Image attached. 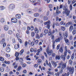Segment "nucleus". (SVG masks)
<instances>
[{"label": "nucleus", "mask_w": 76, "mask_h": 76, "mask_svg": "<svg viewBox=\"0 0 76 76\" xmlns=\"http://www.w3.org/2000/svg\"><path fill=\"white\" fill-rule=\"evenodd\" d=\"M66 67V63L64 64L63 65H62V69H64V68Z\"/></svg>", "instance_id": "f8f14e48"}, {"label": "nucleus", "mask_w": 76, "mask_h": 76, "mask_svg": "<svg viewBox=\"0 0 76 76\" xmlns=\"http://www.w3.org/2000/svg\"><path fill=\"white\" fill-rule=\"evenodd\" d=\"M56 15H58L59 14H60L61 13V12L60 11H59V10H56Z\"/></svg>", "instance_id": "6ab92c4d"}, {"label": "nucleus", "mask_w": 76, "mask_h": 76, "mask_svg": "<svg viewBox=\"0 0 76 76\" xmlns=\"http://www.w3.org/2000/svg\"><path fill=\"white\" fill-rule=\"evenodd\" d=\"M47 51V54L49 56H51V53H53V51L51 49H49V48H48L47 49H46Z\"/></svg>", "instance_id": "f03ea898"}, {"label": "nucleus", "mask_w": 76, "mask_h": 76, "mask_svg": "<svg viewBox=\"0 0 76 76\" xmlns=\"http://www.w3.org/2000/svg\"><path fill=\"white\" fill-rule=\"evenodd\" d=\"M5 9V7H4L3 6H1L0 7V10H3Z\"/></svg>", "instance_id": "aec40b11"}, {"label": "nucleus", "mask_w": 76, "mask_h": 76, "mask_svg": "<svg viewBox=\"0 0 76 76\" xmlns=\"http://www.w3.org/2000/svg\"><path fill=\"white\" fill-rule=\"evenodd\" d=\"M65 35L66 37H68V33H67V32L66 31L65 33Z\"/></svg>", "instance_id": "e433bc0d"}, {"label": "nucleus", "mask_w": 76, "mask_h": 76, "mask_svg": "<svg viewBox=\"0 0 76 76\" xmlns=\"http://www.w3.org/2000/svg\"><path fill=\"white\" fill-rule=\"evenodd\" d=\"M34 44H35V43H34V42H32L31 43V45H32V46H34Z\"/></svg>", "instance_id": "680f3d73"}, {"label": "nucleus", "mask_w": 76, "mask_h": 76, "mask_svg": "<svg viewBox=\"0 0 76 76\" xmlns=\"http://www.w3.org/2000/svg\"><path fill=\"white\" fill-rule=\"evenodd\" d=\"M61 29L62 31H64L65 30V28H64V26H62L61 27Z\"/></svg>", "instance_id": "3c124183"}, {"label": "nucleus", "mask_w": 76, "mask_h": 76, "mask_svg": "<svg viewBox=\"0 0 76 76\" xmlns=\"http://www.w3.org/2000/svg\"><path fill=\"white\" fill-rule=\"evenodd\" d=\"M69 39H70L71 40H72V39H73V36H72V35H70Z\"/></svg>", "instance_id": "79ce46f5"}, {"label": "nucleus", "mask_w": 76, "mask_h": 76, "mask_svg": "<svg viewBox=\"0 0 76 76\" xmlns=\"http://www.w3.org/2000/svg\"><path fill=\"white\" fill-rule=\"evenodd\" d=\"M34 49L33 48H31L30 49V52L31 53H33L34 52Z\"/></svg>", "instance_id": "5fc2aeb1"}, {"label": "nucleus", "mask_w": 76, "mask_h": 76, "mask_svg": "<svg viewBox=\"0 0 76 76\" xmlns=\"http://www.w3.org/2000/svg\"><path fill=\"white\" fill-rule=\"evenodd\" d=\"M74 47L75 48H76V41H75L74 42Z\"/></svg>", "instance_id": "e2e57ef3"}, {"label": "nucleus", "mask_w": 76, "mask_h": 76, "mask_svg": "<svg viewBox=\"0 0 76 76\" xmlns=\"http://www.w3.org/2000/svg\"><path fill=\"white\" fill-rule=\"evenodd\" d=\"M1 22H4V18H2L1 20Z\"/></svg>", "instance_id": "052dcab7"}, {"label": "nucleus", "mask_w": 76, "mask_h": 76, "mask_svg": "<svg viewBox=\"0 0 76 76\" xmlns=\"http://www.w3.org/2000/svg\"><path fill=\"white\" fill-rule=\"evenodd\" d=\"M4 68H3L1 67L0 69V71L1 72H4Z\"/></svg>", "instance_id": "473e14b6"}, {"label": "nucleus", "mask_w": 76, "mask_h": 76, "mask_svg": "<svg viewBox=\"0 0 76 76\" xmlns=\"http://www.w3.org/2000/svg\"><path fill=\"white\" fill-rule=\"evenodd\" d=\"M44 25H48L49 24H50V21L49 20L48 21L45 22L44 23Z\"/></svg>", "instance_id": "f3484780"}, {"label": "nucleus", "mask_w": 76, "mask_h": 76, "mask_svg": "<svg viewBox=\"0 0 76 76\" xmlns=\"http://www.w3.org/2000/svg\"><path fill=\"white\" fill-rule=\"evenodd\" d=\"M63 14H66V16H69V14H70V11L68 10V9L66 7H64L63 8Z\"/></svg>", "instance_id": "f257e3e1"}, {"label": "nucleus", "mask_w": 76, "mask_h": 76, "mask_svg": "<svg viewBox=\"0 0 76 76\" xmlns=\"http://www.w3.org/2000/svg\"><path fill=\"white\" fill-rule=\"evenodd\" d=\"M69 8L71 10H72V9L73 8L72 7V4H71L70 5V6H69Z\"/></svg>", "instance_id": "09e8293b"}, {"label": "nucleus", "mask_w": 76, "mask_h": 76, "mask_svg": "<svg viewBox=\"0 0 76 76\" xmlns=\"http://www.w3.org/2000/svg\"><path fill=\"white\" fill-rule=\"evenodd\" d=\"M19 55V53L18 52L16 53L15 54V56L16 57H18Z\"/></svg>", "instance_id": "f704fd0d"}, {"label": "nucleus", "mask_w": 76, "mask_h": 76, "mask_svg": "<svg viewBox=\"0 0 76 76\" xmlns=\"http://www.w3.org/2000/svg\"><path fill=\"white\" fill-rule=\"evenodd\" d=\"M55 25H56V26H58L60 25V24L56 22L55 23Z\"/></svg>", "instance_id": "0e129e2a"}, {"label": "nucleus", "mask_w": 76, "mask_h": 76, "mask_svg": "<svg viewBox=\"0 0 76 76\" xmlns=\"http://www.w3.org/2000/svg\"><path fill=\"white\" fill-rule=\"evenodd\" d=\"M6 51L8 53L10 52V48H9L7 47L6 49Z\"/></svg>", "instance_id": "b1692460"}, {"label": "nucleus", "mask_w": 76, "mask_h": 76, "mask_svg": "<svg viewBox=\"0 0 76 76\" xmlns=\"http://www.w3.org/2000/svg\"><path fill=\"white\" fill-rule=\"evenodd\" d=\"M61 58L63 61H65V60H66V56L63 55H62L61 56Z\"/></svg>", "instance_id": "9d476101"}, {"label": "nucleus", "mask_w": 76, "mask_h": 76, "mask_svg": "<svg viewBox=\"0 0 76 76\" xmlns=\"http://www.w3.org/2000/svg\"><path fill=\"white\" fill-rule=\"evenodd\" d=\"M35 38L36 39H39V38H40V37H39V34H37L36 35Z\"/></svg>", "instance_id": "412c9836"}, {"label": "nucleus", "mask_w": 76, "mask_h": 76, "mask_svg": "<svg viewBox=\"0 0 76 76\" xmlns=\"http://www.w3.org/2000/svg\"><path fill=\"white\" fill-rule=\"evenodd\" d=\"M63 69H61L60 71L59 72V74H61V73H63Z\"/></svg>", "instance_id": "58836bf2"}, {"label": "nucleus", "mask_w": 76, "mask_h": 76, "mask_svg": "<svg viewBox=\"0 0 76 76\" xmlns=\"http://www.w3.org/2000/svg\"><path fill=\"white\" fill-rule=\"evenodd\" d=\"M38 62L39 63H41L42 62V61H41V60L40 59H39L38 60Z\"/></svg>", "instance_id": "864d4df0"}, {"label": "nucleus", "mask_w": 76, "mask_h": 76, "mask_svg": "<svg viewBox=\"0 0 76 76\" xmlns=\"http://www.w3.org/2000/svg\"><path fill=\"white\" fill-rule=\"evenodd\" d=\"M16 36L17 38H18V39H19L20 38V37L19 36V34L18 33H17L16 34Z\"/></svg>", "instance_id": "2f4dec72"}, {"label": "nucleus", "mask_w": 76, "mask_h": 76, "mask_svg": "<svg viewBox=\"0 0 76 76\" xmlns=\"http://www.w3.org/2000/svg\"><path fill=\"white\" fill-rule=\"evenodd\" d=\"M67 69H68L69 72H70L71 74H73L74 72V68L73 67H67Z\"/></svg>", "instance_id": "7ed1b4c3"}, {"label": "nucleus", "mask_w": 76, "mask_h": 76, "mask_svg": "<svg viewBox=\"0 0 76 76\" xmlns=\"http://www.w3.org/2000/svg\"><path fill=\"white\" fill-rule=\"evenodd\" d=\"M62 34H61V33L60 32L59 33V36L61 37H59V38H61V39L63 38V37H62Z\"/></svg>", "instance_id": "37998d69"}, {"label": "nucleus", "mask_w": 76, "mask_h": 76, "mask_svg": "<svg viewBox=\"0 0 76 76\" xmlns=\"http://www.w3.org/2000/svg\"><path fill=\"white\" fill-rule=\"evenodd\" d=\"M5 40L4 39H2L0 41V44H3Z\"/></svg>", "instance_id": "bb28decb"}, {"label": "nucleus", "mask_w": 76, "mask_h": 76, "mask_svg": "<svg viewBox=\"0 0 76 76\" xmlns=\"http://www.w3.org/2000/svg\"><path fill=\"white\" fill-rule=\"evenodd\" d=\"M61 37H59L58 38L55 40V42H60V40H61Z\"/></svg>", "instance_id": "0eeeda50"}, {"label": "nucleus", "mask_w": 76, "mask_h": 76, "mask_svg": "<svg viewBox=\"0 0 76 76\" xmlns=\"http://www.w3.org/2000/svg\"><path fill=\"white\" fill-rule=\"evenodd\" d=\"M23 50H22L20 52V55H22V54H23Z\"/></svg>", "instance_id": "4c0bfd02"}, {"label": "nucleus", "mask_w": 76, "mask_h": 76, "mask_svg": "<svg viewBox=\"0 0 76 76\" xmlns=\"http://www.w3.org/2000/svg\"><path fill=\"white\" fill-rule=\"evenodd\" d=\"M65 43L67 44V45H69L70 44V43L69 42V39H66L65 40Z\"/></svg>", "instance_id": "2eb2a0df"}, {"label": "nucleus", "mask_w": 76, "mask_h": 76, "mask_svg": "<svg viewBox=\"0 0 76 76\" xmlns=\"http://www.w3.org/2000/svg\"><path fill=\"white\" fill-rule=\"evenodd\" d=\"M49 7L50 8H52L53 7V5L51 4L49 5Z\"/></svg>", "instance_id": "69168bd1"}, {"label": "nucleus", "mask_w": 76, "mask_h": 76, "mask_svg": "<svg viewBox=\"0 0 76 76\" xmlns=\"http://www.w3.org/2000/svg\"><path fill=\"white\" fill-rule=\"evenodd\" d=\"M4 63H5V64H10V61H4Z\"/></svg>", "instance_id": "c9c22d12"}, {"label": "nucleus", "mask_w": 76, "mask_h": 76, "mask_svg": "<svg viewBox=\"0 0 76 76\" xmlns=\"http://www.w3.org/2000/svg\"><path fill=\"white\" fill-rule=\"evenodd\" d=\"M4 29L5 31H7L9 29V27L8 26L5 25L4 26Z\"/></svg>", "instance_id": "6e6552de"}, {"label": "nucleus", "mask_w": 76, "mask_h": 76, "mask_svg": "<svg viewBox=\"0 0 76 76\" xmlns=\"http://www.w3.org/2000/svg\"><path fill=\"white\" fill-rule=\"evenodd\" d=\"M47 73L48 74H49V75H54V73H53V72H51L49 71H48L47 72Z\"/></svg>", "instance_id": "4be33fe9"}, {"label": "nucleus", "mask_w": 76, "mask_h": 76, "mask_svg": "<svg viewBox=\"0 0 76 76\" xmlns=\"http://www.w3.org/2000/svg\"><path fill=\"white\" fill-rule=\"evenodd\" d=\"M73 26H70L69 28V31H72V30H73Z\"/></svg>", "instance_id": "c85d7f7f"}, {"label": "nucleus", "mask_w": 76, "mask_h": 76, "mask_svg": "<svg viewBox=\"0 0 76 76\" xmlns=\"http://www.w3.org/2000/svg\"><path fill=\"white\" fill-rule=\"evenodd\" d=\"M27 12L28 13H32L33 12L31 10H27Z\"/></svg>", "instance_id": "cd10ccee"}, {"label": "nucleus", "mask_w": 76, "mask_h": 76, "mask_svg": "<svg viewBox=\"0 0 76 76\" xmlns=\"http://www.w3.org/2000/svg\"><path fill=\"white\" fill-rule=\"evenodd\" d=\"M71 25H72V22H69L66 24L65 26L66 27H68V26H70Z\"/></svg>", "instance_id": "423d86ee"}, {"label": "nucleus", "mask_w": 76, "mask_h": 76, "mask_svg": "<svg viewBox=\"0 0 76 76\" xmlns=\"http://www.w3.org/2000/svg\"><path fill=\"white\" fill-rule=\"evenodd\" d=\"M51 63L53 64V66H54L55 67H56V66H57V63L55 62L52 61Z\"/></svg>", "instance_id": "1a4fd4ad"}, {"label": "nucleus", "mask_w": 76, "mask_h": 76, "mask_svg": "<svg viewBox=\"0 0 76 76\" xmlns=\"http://www.w3.org/2000/svg\"><path fill=\"white\" fill-rule=\"evenodd\" d=\"M28 45V42L26 41L25 43V46H27Z\"/></svg>", "instance_id": "774afa93"}, {"label": "nucleus", "mask_w": 76, "mask_h": 76, "mask_svg": "<svg viewBox=\"0 0 76 76\" xmlns=\"http://www.w3.org/2000/svg\"><path fill=\"white\" fill-rule=\"evenodd\" d=\"M34 31L36 34H38V32H39V31H38V29L37 28H34Z\"/></svg>", "instance_id": "4468645a"}, {"label": "nucleus", "mask_w": 76, "mask_h": 76, "mask_svg": "<svg viewBox=\"0 0 76 76\" xmlns=\"http://www.w3.org/2000/svg\"><path fill=\"white\" fill-rule=\"evenodd\" d=\"M39 16V14L38 13H36L34 15V17H37V16Z\"/></svg>", "instance_id": "a878e982"}, {"label": "nucleus", "mask_w": 76, "mask_h": 76, "mask_svg": "<svg viewBox=\"0 0 76 76\" xmlns=\"http://www.w3.org/2000/svg\"><path fill=\"white\" fill-rule=\"evenodd\" d=\"M15 5L13 4H11L9 5V8L10 10H13L15 9Z\"/></svg>", "instance_id": "20e7f679"}, {"label": "nucleus", "mask_w": 76, "mask_h": 76, "mask_svg": "<svg viewBox=\"0 0 76 76\" xmlns=\"http://www.w3.org/2000/svg\"><path fill=\"white\" fill-rule=\"evenodd\" d=\"M74 54H72L71 56V58L72 60H73V59H74Z\"/></svg>", "instance_id": "6e6d98bb"}, {"label": "nucleus", "mask_w": 76, "mask_h": 76, "mask_svg": "<svg viewBox=\"0 0 76 76\" xmlns=\"http://www.w3.org/2000/svg\"><path fill=\"white\" fill-rule=\"evenodd\" d=\"M72 1V0H68V3L69 4H70Z\"/></svg>", "instance_id": "13d9d810"}, {"label": "nucleus", "mask_w": 76, "mask_h": 76, "mask_svg": "<svg viewBox=\"0 0 76 76\" xmlns=\"http://www.w3.org/2000/svg\"><path fill=\"white\" fill-rule=\"evenodd\" d=\"M44 32L45 34H47V33H48V29H45L44 31Z\"/></svg>", "instance_id": "72a5a7b5"}, {"label": "nucleus", "mask_w": 76, "mask_h": 76, "mask_svg": "<svg viewBox=\"0 0 76 76\" xmlns=\"http://www.w3.org/2000/svg\"><path fill=\"white\" fill-rule=\"evenodd\" d=\"M31 35L32 37H34V36H35V32H31Z\"/></svg>", "instance_id": "ea45409f"}, {"label": "nucleus", "mask_w": 76, "mask_h": 76, "mask_svg": "<svg viewBox=\"0 0 76 76\" xmlns=\"http://www.w3.org/2000/svg\"><path fill=\"white\" fill-rule=\"evenodd\" d=\"M15 17L18 19H20V18H21V15L20 14H18L15 15Z\"/></svg>", "instance_id": "9b49d317"}, {"label": "nucleus", "mask_w": 76, "mask_h": 76, "mask_svg": "<svg viewBox=\"0 0 76 76\" xmlns=\"http://www.w3.org/2000/svg\"><path fill=\"white\" fill-rule=\"evenodd\" d=\"M65 51L64 52H65L66 53H67V51H68L67 49V46H65Z\"/></svg>", "instance_id": "a19ab883"}, {"label": "nucleus", "mask_w": 76, "mask_h": 76, "mask_svg": "<svg viewBox=\"0 0 76 76\" xmlns=\"http://www.w3.org/2000/svg\"><path fill=\"white\" fill-rule=\"evenodd\" d=\"M69 63L70 64H72V60H70L69 61Z\"/></svg>", "instance_id": "4d7b16f0"}, {"label": "nucleus", "mask_w": 76, "mask_h": 76, "mask_svg": "<svg viewBox=\"0 0 76 76\" xmlns=\"http://www.w3.org/2000/svg\"><path fill=\"white\" fill-rule=\"evenodd\" d=\"M18 48H19V44H18L17 45H16L15 46V50L18 49Z\"/></svg>", "instance_id": "dca6fc26"}, {"label": "nucleus", "mask_w": 76, "mask_h": 76, "mask_svg": "<svg viewBox=\"0 0 76 76\" xmlns=\"http://www.w3.org/2000/svg\"><path fill=\"white\" fill-rule=\"evenodd\" d=\"M72 34L73 35H75L76 34V30L75 29H74L72 32Z\"/></svg>", "instance_id": "5701e85b"}, {"label": "nucleus", "mask_w": 76, "mask_h": 76, "mask_svg": "<svg viewBox=\"0 0 76 76\" xmlns=\"http://www.w3.org/2000/svg\"><path fill=\"white\" fill-rule=\"evenodd\" d=\"M43 19L45 21L47 20H48V18L47 16H44L43 17Z\"/></svg>", "instance_id": "c756f323"}, {"label": "nucleus", "mask_w": 76, "mask_h": 76, "mask_svg": "<svg viewBox=\"0 0 76 76\" xmlns=\"http://www.w3.org/2000/svg\"><path fill=\"white\" fill-rule=\"evenodd\" d=\"M35 44H38V40H36L35 42Z\"/></svg>", "instance_id": "bf43d9fd"}, {"label": "nucleus", "mask_w": 76, "mask_h": 76, "mask_svg": "<svg viewBox=\"0 0 76 76\" xmlns=\"http://www.w3.org/2000/svg\"><path fill=\"white\" fill-rule=\"evenodd\" d=\"M30 1L32 2V3H35L36 1L35 0H29Z\"/></svg>", "instance_id": "8fccbe9b"}, {"label": "nucleus", "mask_w": 76, "mask_h": 76, "mask_svg": "<svg viewBox=\"0 0 76 76\" xmlns=\"http://www.w3.org/2000/svg\"><path fill=\"white\" fill-rule=\"evenodd\" d=\"M21 69H22V67L20 66L18 67L17 69V70H18V71H20Z\"/></svg>", "instance_id": "7c9ffc66"}, {"label": "nucleus", "mask_w": 76, "mask_h": 76, "mask_svg": "<svg viewBox=\"0 0 76 76\" xmlns=\"http://www.w3.org/2000/svg\"><path fill=\"white\" fill-rule=\"evenodd\" d=\"M44 34L43 33H41L40 35V37H42L44 36Z\"/></svg>", "instance_id": "49530a36"}, {"label": "nucleus", "mask_w": 76, "mask_h": 76, "mask_svg": "<svg viewBox=\"0 0 76 76\" xmlns=\"http://www.w3.org/2000/svg\"><path fill=\"white\" fill-rule=\"evenodd\" d=\"M48 66H49L50 68H51V67H52V66H51V63H50V62H49V64H48Z\"/></svg>", "instance_id": "603ef678"}, {"label": "nucleus", "mask_w": 76, "mask_h": 76, "mask_svg": "<svg viewBox=\"0 0 76 76\" xmlns=\"http://www.w3.org/2000/svg\"><path fill=\"white\" fill-rule=\"evenodd\" d=\"M60 47V45H58L57 46V48H56V50H58V49H59Z\"/></svg>", "instance_id": "a18cd8bd"}, {"label": "nucleus", "mask_w": 76, "mask_h": 76, "mask_svg": "<svg viewBox=\"0 0 76 76\" xmlns=\"http://www.w3.org/2000/svg\"><path fill=\"white\" fill-rule=\"evenodd\" d=\"M59 51L60 52V53H63V48L62 47H61L60 49H59Z\"/></svg>", "instance_id": "393cba45"}, {"label": "nucleus", "mask_w": 76, "mask_h": 76, "mask_svg": "<svg viewBox=\"0 0 76 76\" xmlns=\"http://www.w3.org/2000/svg\"><path fill=\"white\" fill-rule=\"evenodd\" d=\"M11 22L14 23H16L18 22L17 19L15 18H12L11 19Z\"/></svg>", "instance_id": "39448f33"}, {"label": "nucleus", "mask_w": 76, "mask_h": 76, "mask_svg": "<svg viewBox=\"0 0 76 76\" xmlns=\"http://www.w3.org/2000/svg\"><path fill=\"white\" fill-rule=\"evenodd\" d=\"M8 34H12V31L11 30H9L8 31Z\"/></svg>", "instance_id": "de8ad7c7"}, {"label": "nucleus", "mask_w": 76, "mask_h": 76, "mask_svg": "<svg viewBox=\"0 0 76 76\" xmlns=\"http://www.w3.org/2000/svg\"><path fill=\"white\" fill-rule=\"evenodd\" d=\"M19 61L22 64H23V58H19Z\"/></svg>", "instance_id": "a211bd4d"}, {"label": "nucleus", "mask_w": 76, "mask_h": 76, "mask_svg": "<svg viewBox=\"0 0 76 76\" xmlns=\"http://www.w3.org/2000/svg\"><path fill=\"white\" fill-rule=\"evenodd\" d=\"M56 60H60V56L59 55H56Z\"/></svg>", "instance_id": "ddd939ff"}, {"label": "nucleus", "mask_w": 76, "mask_h": 76, "mask_svg": "<svg viewBox=\"0 0 76 76\" xmlns=\"http://www.w3.org/2000/svg\"><path fill=\"white\" fill-rule=\"evenodd\" d=\"M4 58H3L2 57H0V60H1L2 61H4Z\"/></svg>", "instance_id": "c03bdc74"}, {"label": "nucleus", "mask_w": 76, "mask_h": 76, "mask_svg": "<svg viewBox=\"0 0 76 76\" xmlns=\"http://www.w3.org/2000/svg\"><path fill=\"white\" fill-rule=\"evenodd\" d=\"M6 45V43H4L3 45V47H5Z\"/></svg>", "instance_id": "338daca9"}]
</instances>
